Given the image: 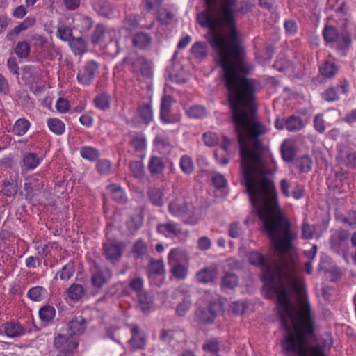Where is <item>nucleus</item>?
<instances>
[{
	"label": "nucleus",
	"mask_w": 356,
	"mask_h": 356,
	"mask_svg": "<svg viewBox=\"0 0 356 356\" xmlns=\"http://www.w3.org/2000/svg\"><path fill=\"white\" fill-rule=\"evenodd\" d=\"M315 129L319 133H323L325 130V122L321 114H317L314 119Z\"/></svg>",
	"instance_id": "obj_64"
},
{
	"label": "nucleus",
	"mask_w": 356,
	"mask_h": 356,
	"mask_svg": "<svg viewBox=\"0 0 356 356\" xmlns=\"http://www.w3.org/2000/svg\"><path fill=\"white\" fill-rule=\"evenodd\" d=\"M348 233L343 230L337 231L330 238V242L332 245L338 243V241H343L348 238Z\"/></svg>",
	"instance_id": "obj_62"
},
{
	"label": "nucleus",
	"mask_w": 356,
	"mask_h": 356,
	"mask_svg": "<svg viewBox=\"0 0 356 356\" xmlns=\"http://www.w3.org/2000/svg\"><path fill=\"white\" fill-rule=\"evenodd\" d=\"M106 29L104 26L98 24L95 27L94 32L91 36V41L94 44H99L104 39Z\"/></svg>",
	"instance_id": "obj_44"
},
{
	"label": "nucleus",
	"mask_w": 356,
	"mask_h": 356,
	"mask_svg": "<svg viewBox=\"0 0 356 356\" xmlns=\"http://www.w3.org/2000/svg\"><path fill=\"white\" fill-rule=\"evenodd\" d=\"M323 35L325 40L330 43L336 42L339 37L338 31L332 26H325L323 31Z\"/></svg>",
	"instance_id": "obj_35"
},
{
	"label": "nucleus",
	"mask_w": 356,
	"mask_h": 356,
	"mask_svg": "<svg viewBox=\"0 0 356 356\" xmlns=\"http://www.w3.org/2000/svg\"><path fill=\"white\" fill-rule=\"evenodd\" d=\"M203 140L207 146L212 147L218 144V138L215 133L209 132L203 135Z\"/></svg>",
	"instance_id": "obj_57"
},
{
	"label": "nucleus",
	"mask_w": 356,
	"mask_h": 356,
	"mask_svg": "<svg viewBox=\"0 0 356 356\" xmlns=\"http://www.w3.org/2000/svg\"><path fill=\"white\" fill-rule=\"evenodd\" d=\"M129 169L136 178H140L144 175V166L141 161H131L129 163Z\"/></svg>",
	"instance_id": "obj_49"
},
{
	"label": "nucleus",
	"mask_w": 356,
	"mask_h": 356,
	"mask_svg": "<svg viewBox=\"0 0 356 356\" xmlns=\"http://www.w3.org/2000/svg\"><path fill=\"white\" fill-rule=\"evenodd\" d=\"M131 71L138 80L149 79L152 74L149 64L143 57H138L132 60Z\"/></svg>",
	"instance_id": "obj_5"
},
{
	"label": "nucleus",
	"mask_w": 356,
	"mask_h": 356,
	"mask_svg": "<svg viewBox=\"0 0 356 356\" xmlns=\"http://www.w3.org/2000/svg\"><path fill=\"white\" fill-rule=\"evenodd\" d=\"M30 125L31 124L28 120L19 118L15 122L13 131L15 135L22 136L27 132Z\"/></svg>",
	"instance_id": "obj_31"
},
{
	"label": "nucleus",
	"mask_w": 356,
	"mask_h": 356,
	"mask_svg": "<svg viewBox=\"0 0 356 356\" xmlns=\"http://www.w3.org/2000/svg\"><path fill=\"white\" fill-rule=\"evenodd\" d=\"M104 253L106 258L114 262L122 254V246L120 243L107 242L104 244Z\"/></svg>",
	"instance_id": "obj_12"
},
{
	"label": "nucleus",
	"mask_w": 356,
	"mask_h": 356,
	"mask_svg": "<svg viewBox=\"0 0 356 356\" xmlns=\"http://www.w3.org/2000/svg\"><path fill=\"white\" fill-rule=\"evenodd\" d=\"M303 126L302 120L299 116L292 115L286 118V129L289 131H298Z\"/></svg>",
	"instance_id": "obj_34"
},
{
	"label": "nucleus",
	"mask_w": 356,
	"mask_h": 356,
	"mask_svg": "<svg viewBox=\"0 0 356 356\" xmlns=\"http://www.w3.org/2000/svg\"><path fill=\"white\" fill-rule=\"evenodd\" d=\"M132 41L135 47L145 49L150 44L151 38L147 33L139 32L134 35Z\"/></svg>",
	"instance_id": "obj_25"
},
{
	"label": "nucleus",
	"mask_w": 356,
	"mask_h": 356,
	"mask_svg": "<svg viewBox=\"0 0 356 356\" xmlns=\"http://www.w3.org/2000/svg\"><path fill=\"white\" fill-rule=\"evenodd\" d=\"M56 108L59 113H67L70 109L69 102L65 99L59 98L56 103Z\"/></svg>",
	"instance_id": "obj_63"
},
{
	"label": "nucleus",
	"mask_w": 356,
	"mask_h": 356,
	"mask_svg": "<svg viewBox=\"0 0 356 356\" xmlns=\"http://www.w3.org/2000/svg\"><path fill=\"white\" fill-rule=\"evenodd\" d=\"M151 282L159 284L163 280L164 264L163 260H151L147 268Z\"/></svg>",
	"instance_id": "obj_8"
},
{
	"label": "nucleus",
	"mask_w": 356,
	"mask_h": 356,
	"mask_svg": "<svg viewBox=\"0 0 356 356\" xmlns=\"http://www.w3.org/2000/svg\"><path fill=\"white\" fill-rule=\"evenodd\" d=\"M321 74L325 78H332L338 72L339 68L332 62L325 61L320 67Z\"/></svg>",
	"instance_id": "obj_27"
},
{
	"label": "nucleus",
	"mask_w": 356,
	"mask_h": 356,
	"mask_svg": "<svg viewBox=\"0 0 356 356\" xmlns=\"http://www.w3.org/2000/svg\"><path fill=\"white\" fill-rule=\"evenodd\" d=\"M164 163L161 158L152 156L149 162L148 168L151 173H161L164 169Z\"/></svg>",
	"instance_id": "obj_38"
},
{
	"label": "nucleus",
	"mask_w": 356,
	"mask_h": 356,
	"mask_svg": "<svg viewBox=\"0 0 356 356\" xmlns=\"http://www.w3.org/2000/svg\"><path fill=\"white\" fill-rule=\"evenodd\" d=\"M107 191L110 193L113 200L119 203L126 202V195L122 188L116 184H111L107 186Z\"/></svg>",
	"instance_id": "obj_22"
},
{
	"label": "nucleus",
	"mask_w": 356,
	"mask_h": 356,
	"mask_svg": "<svg viewBox=\"0 0 356 356\" xmlns=\"http://www.w3.org/2000/svg\"><path fill=\"white\" fill-rule=\"evenodd\" d=\"M168 211L172 216L181 219L186 225H195L201 218L200 210L188 198L181 195L169 201Z\"/></svg>",
	"instance_id": "obj_3"
},
{
	"label": "nucleus",
	"mask_w": 356,
	"mask_h": 356,
	"mask_svg": "<svg viewBox=\"0 0 356 356\" xmlns=\"http://www.w3.org/2000/svg\"><path fill=\"white\" fill-rule=\"evenodd\" d=\"M112 164L108 159H100L97 162L96 169L102 175H108L111 172Z\"/></svg>",
	"instance_id": "obj_43"
},
{
	"label": "nucleus",
	"mask_w": 356,
	"mask_h": 356,
	"mask_svg": "<svg viewBox=\"0 0 356 356\" xmlns=\"http://www.w3.org/2000/svg\"><path fill=\"white\" fill-rule=\"evenodd\" d=\"M178 334V332L173 330H163L161 332L160 338L164 343L172 344L173 340L177 339Z\"/></svg>",
	"instance_id": "obj_54"
},
{
	"label": "nucleus",
	"mask_w": 356,
	"mask_h": 356,
	"mask_svg": "<svg viewBox=\"0 0 356 356\" xmlns=\"http://www.w3.org/2000/svg\"><path fill=\"white\" fill-rule=\"evenodd\" d=\"M222 284L224 287L234 289L238 284V277L234 273H226L222 278Z\"/></svg>",
	"instance_id": "obj_39"
},
{
	"label": "nucleus",
	"mask_w": 356,
	"mask_h": 356,
	"mask_svg": "<svg viewBox=\"0 0 356 356\" xmlns=\"http://www.w3.org/2000/svg\"><path fill=\"white\" fill-rule=\"evenodd\" d=\"M54 345L59 351L58 353L72 355L73 351L78 346V341L74 337L58 334L55 337Z\"/></svg>",
	"instance_id": "obj_4"
},
{
	"label": "nucleus",
	"mask_w": 356,
	"mask_h": 356,
	"mask_svg": "<svg viewBox=\"0 0 356 356\" xmlns=\"http://www.w3.org/2000/svg\"><path fill=\"white\" fill-rule=\"evenodd\" d=\"M322 97L327 102H334L339 99L338 94L336 88H330L326 90L323 93H322Z\"/></svg>",
	"instance_id": "obj_58"
},
{
	"label": "nucleus",
	"mask_w": 356,
	"mask_h": 356,
	"mask_svg": "<svg viewBox=\"0 0 356 356\" xmlns=\"http://www.w3.org/2000/svg\"><path fill=\"white\" fill-rule=\"evenodd\" d=\"M149 199L152 204L163 207L164 204V193L160 188H152L148 192Z\"/></svg>",
	"instance_id": "obj_26"
},
{
	"label": "nucleus",
	"mask_w": 356,
	"mask_h": 356,
	"mask_svg": "<svg viewBox=\"0 0 356 356\" xmlns=\"http://www.w3.org/2000/svg\"><path fill=\"white\" fill-rule=\"evenodd\" d=\"M316 232V228L314 225L304 222L302 225V237L305 239L313 238Z\"/></svg>",
	"instance_id": "obj_53"
},
{
	"label": "nucleus",
	"mask_w": 356,
	"mask_h": 356,
	"mask_svg": "<svg viewBox=\"0 0 356 356\" xmlns=\"http://www.w3.org/2000/svg\"><path fill=\"white\" fill-rule=\"evenodd\" d=\"M181 170L186 174H190L194 169V165L191 157L188 156H183L179 162Z\"/></svg>",
	"instance_id": "obj_47"
},
{
	"label": "nucleus",
	"mask_w": 356,
	"mask_h": 356,
	"mask_svg": "<svg viewBox=\"0 0 356 356\" xmlns=\"http://www.w3.org/2000/svg\"><path fill=\"white\" fill-rule=\"evenodd\" d=\"M55 315L56 310L50 305H44L39 310V316L43 323H49L54 319Z\"/></svg>",
	"instance_id": "obj_32"
},
{
	"label": "nucleus",
	"mask_w": 356,
	"mask_h": 356,
	"mask_svg": "<svg viewBox=\"0 0 356 356\" xmlns=\"http://www.w3.org/2000/svg\"><path fill=\"white\" fill-rule=\"evenodd\" d=\"M147 250L146 244L142 240H138L133 245L132 253L138 258L146 254Z\"/></svg>",
	"instance_id": "obj_51"
},
{
	"label": "nucleus",
	"mask_w": 356,
	"mask_h": 356,
	"mask_svg": "<svg viewBox=\"0 0 356 356\" xmlns=\"http://www.w3.org/2000/svg\"><path fill=\"white\" fill-rule=\"evenodd\" d=\"M56 36L64 42H69L73 38L72 29L66 25H62L58 28Z\"/></svg>",
	"instance_id": "obj_45"
},
{
	"label": "nucleus",
	"mask_w": 356,
	"mask_h": 356,
	"mask_svg": "<svg viewBox=\"0 0 356 356\" xmlns=\"http://www.w3.org/2000/svg\"><path fill=\"white\" fill-rule=\"evenodd\" d=\"M17 183L15 181H4L3 193L8 197H14L17 193Z\"/></svg>",
	"instance_id": "obj_42"
},
{
	"label": "nucleus",
	"mask_w": 356,
	"mask_h": 356,
	"mask_svg": "<svg viewBox=\"0 0 356 356\" xmlns=\"http://www.w3.org/2000/svg\"><path fill=\"white\" fill-rule=\"evenodd\" d=\"M110 96L106 93L98 95L94 99L95 106L100 110H106L110 107Z\"/></svg>",
	"instance_id": "obj_40"
},
{
	"label": "nucleus",
	"mask_w": 356,
	"mask_h": 356,
	"mask_svg": "<svg viewBox=\"0 0 356 356\" xmlns=\"http://www.w3.org/2000/svg\"><path fill=\"white\" fill-rule=\"evenodd\" d=\"M281 154L283 160L286 162H291L296 156V151L290 141H284L281 147Z\"/></svg>",
	"instance_id": "obj_24"
},
{
	"label": "nucleus",
	"mask_w": 356,
	"mask_h": 356,
	"mask_svg": "<svg viewBox=\"0 0 356 356\" xmlns=\"http://www.w3.org/2000/svg\"><path fill=\"white\" fill-rule=\"evenodd\" d=\"M337 160L346 166L354 168L356 166V152L354 149L346 145H341L338 149Z\"/></svg>",
	"instance_id": "obj_10"
},
{
	"label": "nucleus",
	"mask_w": 356,
	"mask_h": 356,
	"mask_svg": "<svg viewBox=\"0 0 356 356\" xmlns=\"http://www.w3.org/2000/svg\"><path fill=\"white\" fill-rule=\"evenodd\" d=\"M207 10L199 13L200 26L209 29L206 38L215 53V60L223 72L226 89H258L257 81L245 76L252 70L235 26L236 0H223L218 8L216 0H204Z\"/></svg>",
	"instance_id": "obj_2"
},
{
	"label": "nucleus",
	"mask_w": 356,
	"mask_h": 356,
	"mask_svg": "<svg viewBox=\"0 0 356 356\" xmlns=\"http://www.w3.org/2000/svg\"><path fill=\"white\" fill-rule=\"evenodd\" d=\"M212 183L215 188H222L226 186L227 180L221 174L216 173L212 177Z\"/></svg>",
	"instance_id": "obj_56"
},
{
	"label": "nucleus",
	"mask_w": 356,
	"mask_h": 356,
	"mask_svg": "<svg viewBox=\"0 0 356 356\" xmlns=\"http://www.w3.org/2000/svg\"><path fill=\"white\" fill-rule=\"evenodd\" d=\"M203 350L217 354L219 350V343L216 339L207 340L203 345Z\"/></svg>",
	"instance_id": "obj_55"
},
{
	"label": "nucleus",
	"mask_w": 356,
	"mask_h": 356,
	"mask_svg": "<svg viewBox=\"0 0 356 356\" xmlns=\"http://www.w3.org/2000/svg\"><path fill=\"white\" fill-rule=\"evenodd\" d=\"M106 277L102 271L94 273L91 277L92 284L95 288H102L106 282Z\"/></svg>",
	"instance_id": "obj_50"
},
{
	"label": "nucleus",
	"mask_w": 356,
	"mask_h": 356,
	"mask_svg": "<svg viewBox=\"0 0 356 356\" xmlns=\"http://www.w3.org/2000/svg\"><path fill=\"white\" fill-rule=\"evenodd\" d=\"M15 52L19 58H26L30 53V46L26 42H19L16 45Z\"/></svg>",
	"instance_id": "obj_48"
},
{
	"label": "nucleus",
	"mask_w": 356,
	"mask_h": 356,
	"mask_svg": "<svg viewBox=\"0 0 356 356\" xmlns=\"http://www.w3.org/2000/svg\"><path fill=\"white\" fill-rule=\"evenodd\" d=\"M47 125L50 131L56 135H62L65 131L64 122L58 118L48 119Z\"/></svg>",
	"instance_id": "obj_29"
},
{
	"label": "nucleus",
	"mask_w": 356,
	"mask_h": 356,
	"mask_svg": "<svg viewBox=\"0 0 356 356\" xmlns=\"http://www.w3.org/2000/svg\"><path fill=\"white\" fill-rule=\"evenodd\" d=\"M243 233L241 225L238 222H233L229 229V235L232 238H238Z\"/></svg>",
	"instance_id": "obj_59"
},
{
	"label": "nucleus",
	"mask_w": 356,
	"mask_h": 356,
	"mask_svg": "<svg viewBox=\"0 0 356 356\" xmlns=\"http://www.w3.org/2000/svg\"><path fill=\"white\" fill-rule=\"evenodd\" d=\"M296 165L302 172H308L312 168L313 161L310 156L305 155L297 159Z\"/></svg>",
	"instance_id": "obj_36"
},
{
	"label": "nucleus",
	"mask_w": 356,
	"mask_h": 356,
	"mask_svg": "<svg viewBox=\"0 0 356 356\" xmlns=\"http://www.w3.org/2000/svg\"><path fill=\"white\" fill-rule=\"evenodd\" d=\"M214 273L213 270L205 268L197 274V278L199 282L202 283L210 282L213 280Z\"/></svg>",
	"instance_id": "obj_52"
},
{
	"label": "nucleus",
	"mask_w": 356,
	"mask_h": 356,
	"mask_svg": "<svg viewBox=\"0 0 356 356\" xmlns=\"http://www.w3.org/2000/svg\"><path fill=\"white\" fill-rule=\"evenodd\" d=\"M80 154L83 159L90 161H94L99 156V151L91 146L82 147Z\"/></svg>",
	"instance_id": "obj_33"
},
{
	"label": "nucleus",
	"mask_w": 356,
	"mask_h": 356,
	"mask_svg": "<svg viewBox=\"0 0 356 356\" xmlns=\"http://www.w3.org/2000/svg\"><path fill=\"white\" fill-rule=\"evenodd\" d=\"M5 334L10 338L19 337L25 334V329L17 321H10L3 325Z\"/></svg>",
	"instance_id": "obj_15"
},
{
	"label": "nucleus",
	"mask_w": 356,
	"mask_h": 356,
	"mask_svg": "<svg viewBox=\"0 0 356 356\" xmlns=\"http://www.w3.org/2000/svg\"><path fill=\"white\" fill-rule=\"evenodd\" d=\"M291 195L296 200H300L304 197L305 188L302 185L296 183L293 185V191L291 192Z\"/></svg>",
	"instance_id": "obj_61"
},
{
	"label": "nucleus",
	"mask_w": 356,
	"mask_h": 356,
	"mask_svg": "<svg viewBox=\"0 0 356 356\" xmlns=\"http://www.w3.org/2000/svg\"><path fill=\"white\" fill-rule=\"evenodd\" d=\"M74 272V263L72 261H70L56 273L54 280H57L59 277L61 280L67 281L73 276Z\"/></svg>",
	"instance_id": "obj_21"
},
{
	"label": "nucleus",
	"mask_w": 356,
	"mask_h": 356,
	"mask_svg": "<svg viewBox=\"0 0 356 356\" xmlns=\"http://www.w3.org/2000/svg\"><path fill=\"white\" fill-rule=\"evenodd\" d=\"M131 145L137 151H143L146 148V140L143 137L136 136L131 140Z\"/></svg>",
	"instance_id": "obj_60"
},
{
	"label": "nucleus",
	"mask_w": 356,
	"mask_h": 356,
	"mask_svg": "<svg viewBox=\"0 0 356 356\" xmlns=\"http://www.w3.org/2000/svg\"><path fill=\"white\" fill-rule=\"evenodd\" d=\"M187 115L193 118H202L206 115L205 108L200 105H194L189 107L186 111Z\"/></svg>",
	"instance_id": "obj_46"
},
{
	"label": "nucleus",
	"mask_w": 356,
	"mask_h": 356,
	"mask_svg": "<svg viewBox=\"0 0 356 356\" xmlns=\"http://www.w3.org/2000/svg\"><path fill=\"white\" fill-rule=\"evenodd\" d=\"M191 54L197 59H203L207 55V45L202 42H195L191 48Z\"/></svg>",
	"instance_id": "obj_30"
},
{
	"label": "nucleus",
	"mask_w": 356,
	"mask_h": 356,
	"mask_svg": "<svg viewBox=\"0 0 356 356\" xmlns=\"http://www.w3.org/2000/svg\"><path fill=\"white\" fill-rule=\"evenodd\" d=\"M69 47L75 56H81L88 51L86 40L81 37H73L68 42Z\"/></svg>",
	"instance_id": "obj_19"
},
{
	"label": "nucleus",
	"mask_w": 356,
	"mask_h": 356,
	"mask_svg": "<svg viewBox=\"0 0 356 356\" xmlns=\"http://www.w3.org/2000/svg\"><path fill=\"white\" fill-rule=\"evenodd\" d=\"M85 289L81 284H72L67 291V297L73 301L79 300L84 295Z\"/></svg>",
	"instance_id": "obj_23"
},
{
	"label": "nucleus",
	"mask_w": 356,
	"mask_h": 356,
	"mask_svg": "<svg viewBox=\"0 0 356 356\" xmlns=\"http://www.w3.org/2000/svg\"><path fill=\"white\" fill-rule=\"evenodd\" d=\"M130 287L138 293L140 310L143 313L147 312L152 305V300L150 297L146 298L143 294V280L140 277L134 278L130 282Z\"/></svg>",
	"instance_id": "obj_7"
},
{
	"label": "nucleus",
	"mask_w": 356,
	"mask_h": 356,
	"mask_svg": "<svg viewBox=\"0 0 356 356\" xmlns=\"http://www.w3.org/2000/svg\"><path fill=\"white\" fill-rule=\"evenodd\" d=\"M131 338L129 340V343L134 349H140L143 348L145 343V337L144 333L136 326H132L131 329Z\"/></svg>",
	"instance_id": "obj_18"
},
{
	"label": "nucleus",
	"mask_w": 356,
	"mask_h": 356,
	"mask_svg": "<svg viewBox=\"0 0 356 356\" xmlns=\"http://www.w3.org/2000/svg\"><path fill=\"white\" fill-rule=\"evenodd\" d=\"M156 229L160 234L167 238L178 237L181 234V225L172 220L159 224Z\"/></svg>",
	"instance_id": "obj_9"
},
{
	"label": "nucleus",
	"mask_w": 356,
	"mask_h": 356,
	"mask_svg": "<svg viewBox=\"0 0 356 356\" xmlns=\"http://www.w3.org/2000/svg\"><path fill=\"white\" fill-rule=\"evenodd\" d=\"M232 120L240 145L241 181L275 248L274 256L266 258L252 251L248 259L261 268L264 289L277 293L278 313L286 332L282 347L286 356H325L321 347L308 346L315 338L313 316L303 296L302 277L289 254L296 234L277 207L275 187L269 177L273 156L260 138L266 129L258 119Z\"/></svg>",
	"instance_id": "obj_1"
},
{
	"label": "nucleus",
	"mask_w": 356,
	"mask_h": 356,
	"mask_svg": "<svg viewBox=\"0 0 356 356\" xmlns=\"http://www.w3.org/2000/svg\"><path fill=\"white\" fill-rule=\"evenodd\" d=\"M170 266L173 275L177 279H184L186 277L188 274L186 263L177 264Z\"/></svg>",
	"instance_id": "obj_41"
},
{
	"label": "nucleus",
	"mask_w": 356,
	"mask_h": 356,
	"mask_svg": "<svg viewBox=\"0 0 356 356\" xmlns=\"http://www.w3.org/2000/svg\"><path fill=\"white\" fill-rule=\"evenodd\" d=\"M138 113L145 123L149 124L153 119V111L150 104L141 106L138 109Z\"/></svg>",
	"instance_id": "obj_37"
},
{
	"label": "nucleus",
	"mask_w": 356,
	"mask_h": 356,
	"mask_svg": "<svg viewBox=\"0 0 356 356\" xmlns=\"http://www.w3.org/2000/svg\"><path fill=\"white\" fill-rule=\"evenodd\" d=\"M93 21L89 16L76 13L73 16L72 26L81 33H88L93 26Z\"/></svg>",
	"instance_id": "obj_11"
},
{
	"label": "nucleus",
	"mask_w": 356,
	"mask_h": 356,
	"mask_svg": "<svg viewBox=\"0 0 356 356\" xmlns=\"http://www.w3.org/2000/svg\"><path fill=\"white\" fill-rule=\"evenodd\" d=\"M188 259V255L187 252L181 248L172 249L168 255V262L170 266L187 263Z\"/></svg>",
	"instance_id": "obj_14"
},
{
	"label": "nucleus",
	"mask_w": 356,
	"mask_h": 356,
	"mask_svg": "<svg viewBox=\"0 0 356 356\" xmlns=\"http://www.w3.org/2000/svg\"><path fill=\"white\" fill-rule=\"evenodd\" d=\"M42 159L33 152L25 153L22 156V168L29 170H35L41 163Z\"/></svg>",
	"instance_id": "obj_20"
},
{
	"label": "nucleus",
	"mask_w": 356,
	"mask_h": 356,
	"mask_svg": "<svg viewBox=\"0 0 356 356\" xmlns=\"http://www.w3.org/2000/svg\"><path fill=\"white\" fill-rule=\"evenodd\" d=\"M47 292L42 286H35L31 288L27 292V296L33 301L40 302L45 298Z\"/></svg>",
	"instance_id": "obj_28"
},
{
	"label": "nucleus",
	"mask_w": 356,
	"mask_h": 356,
	"mask_svg": "<svg viewBox=\"0 0 356 356\" xmlns=\"http://www.w3.org/2000/svg\"><path fill=\"white\" fill-rule=\"evenodd\" d=\"M171 97L169 96H164L162 98L161 108H160V118L161 121L165 124H172L177 123L180 120V115H177L172 120H168L166 115H168L171 107Z\"/></svg>",
	"instance_id": "obj_16"
},
{
	"label": "nucleus",
	"mask_w": 356,
	"mask_h": 356,
	"mask_svg": "<svg viewBox=\"0 0 356 356\" xmlns=\"http://www.w3.org/2000/svg\"><path fill=\"white\" fill-rule=\"evenodd\" d=\"M99 68V65L95 60L88 61L77 74L78 81L83 84L88 86L91 83L95 74Z\"/></svg>",
	"instance_id": "obj_6"
},
{
	"label": "nucleus",
	"mask_w": 356,
	"mask_h": 356,
	"mask_svg": "<svg viewBox=\"0 0 356 356\" xmlns=\"http://www.w3.org/2000/svg\"><path fill=\"white\" fill-rule=\"evenodd\" d=\"M222 305L220 302H211L208 309L202 312L200 318L202 321L209 323L213 321L214 318L222 312Z\"/></svg>",
	"instance_id": "obj_17"
},
{
	"label": "nucleus",
	"mask_w": 356,
	"mask_h": 356,
	"mask_svg": "<svg viewBox=\"0 0 356 356\" xmlns=\"http://www.w3.org/2000/svg\"><path fill=\"white\" fill-rule=\"evenodd\" d=\"M86 330V321L81 316H76L67 324V333L69 336L74 337L84 333Z\"/></svg>",
	"instance_id": "obj_13"
}]
</instances>
